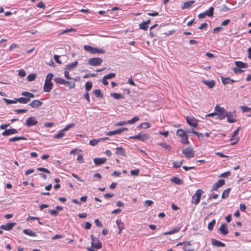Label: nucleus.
Returning <instances> with one entry per match:
<instances>
[{"label":"nucleus","mask_w":251,"mask_h":251,"mask_svg":"<svg viewBox=\"0 0 251 251\" xmlns=\"http://www.w3.org/2000/svg\"><path fill=\"white\" fill-rule=\"evenodd\" d=\"M215 111L216 112V119L222 120L227 116V111L225 108L220 107L219 105H216L215 107Z\"/></svg>","instance_id":"f257e3e1"},{"label":"nucleus","mask_w":251,"mask_h":251,"mask_svg":"<svg viewBox=\"0 0 251 251\" xmlns=\"http://www.w3.org/2000/svg\"><path fill=\"white\" fill-rule=\"evenodd\" d=\"M203 193V191L201 189H198L194 195L192 196L191 202L197 205L201 201L202 194Z\"/></svg>","instance_id":"f03ea898"},{"label":"nucleus","mask_w":251,"mask_h":251,"mask_svg":"<svg viewBox=\"0 0 251 251\" xmlns=\"http://www.w3.org/2000/svg\"><path fill=\"white\" fill-rule=\"evenodd\" d=\"M84 49L86 51L93 54L105 53L104 50L101 49L94 48L90 46L85 45L84 46Z\"/></svg>","instance_id":"7ed1b4c3"},{"label":"nucleus","mask_w":251,"mask_h":251,"mask_svg":"<svg viewBox=\"0 0 251 251\" xmlns=\"http://www.w3.org/2000/svg\"><path fill=\"white\" fill-rule=\"evenodd\" d=\"M150 137V135L148 133H144L141 132L136 135L130 136L129 139H137L141 141L144 142L146 140H149Z\"/></svg>","instance_id":"20e7f679"},{"label":"nucleus","mask_w":251,"mask_h":251,"mask_svg":"<svg viewBox=\"0 0 251 251\" xmlns=\"http://www.w3.org/2000/svg\"><path fill=\"white\" fill-rule=\"evenodd\" d=\"M102 62L103 60L101 58H91L88 60V64L92 66H98L100 65Z\"/></svg>","instance_id":"39448f33"},{"label":"nucleus","mask_w":251,"mask_h":251,"mask_svg":"<svg viewBox=\"0 0 251 251\" xmlns=\"http://www.w3.org/2000/svg\"><path fill=\"white\" fill-rule=\"evenodd\" d=\"M187 123L191 126L197 128L198 126L199 121L194 117L187 116L186 118Z\"/></svg>","instance_id":"423d86ee"},{"label":"nucleus","mask_w":251,"mask_h":251,"mask_svg":"<svg viewBox=\"0 0 251 251\" xmlns=\"http://www.w3.org/2000/svg\"><path fill=\"white\" fill-rule=\"evenodd\" d=\"M182 152L187 158H192L195 156L194 151L189 147L183 149Z\"/></svg>","instance_id":"0eeeda50"},{"label":"nucleus","mask_w":251,"mask_h":251,"mask_svg":"<svg viewBox=\"0 0 251 251\" xmlns=\"http://www.w3.org/2000/svg\"><path fill=\"white\" fill-rule=\"evenodd\" d=\"M38 124V121L36 120L35 117H30L27 119L25 125L27 127H31L35 126Z\"/></svg>","instance_id":"6e6552de"},{"label":"nucleus","mask_w":251,"mask_h":251,"mask_svg":"<svg viewBox=\"0 0 251 251\" xmlns=\"http://www.w3.org/2000/svg\"><path fill=\"white\" fill-rule=\"evenodd\" d=\"M127 130V128L126 127H123L122 128H120L117 130H115L114 131H108L107 132L106 134L108 136H113L115 134H120L123 132L125 131H126Z\"/></svg>","instance_id":"1a4fd4ad"},{"label":"nucleus","mask_w":251,"mask_h":251,"mask_svg":"<svg viewBox=\"0 0 251 251\" xmlns=\"http://www.w3.org/2000/svg\"><path fill=\"white\" fill-rule=\"evenodd\" d=\"M18 133V130L14 129H5L4 131L2 132V135L4 136H7L12 134H17Z\"/></svg>","instance_id":"9d476101"},{"label":"nucleus","mask_w":251,"mask_h":251,"mask_svg":"<svg viewBox=\"0 0 251 251\" xmlns=\"http://www.w3.org/2000/svg\"><path fill=\"white\" fill-rule=\"evenodd\" d=\"M91 239H92V243H91V246L92 248L97 249H100L102 247V243L100 242L99 240L98 241V242L97 243H95V241L96 238L93 236V235L91 236Z\"/></svg>","instance_id":"9b49d317"},{"label":"nucleus","mask_w":251,"mask_h":251,"mask_svg":"<svg viewBox=\"0 0 251 251\" xmlns=\"http://www.w3.org/2000/svg\"><path fill=\"white\" fill-rule=\"evenodd\" d=\"M225 183L224 179H219L212 187L211 191H216L220 187L224 185Z\"/></svg>","instance_id":"f8f14e48"},{"label":"nucleus","mask_w":251,"mask_h":251,"mask_svg":"<svg viewBox=\"0 0 251 251\" xmlns=\"http://www.w3.org/2000/svg\"><path fill=\"white\" fill-rule=\"evenodd\" d=\"M16 225L15 223H9L6 225L0 226V228L6 230H10Z\"/></svg>","instance_id":"ddd939ff"},{"label":"nucleus","mask_w":251,"mask_h":251,"mask_svg":"<svg viewBox=\"0 0 251 251\" xmlns=\"http://www.w3.org/2000/svg\"><path fill=\"white\" fill-rule=\"evenodd\" d=\"M43 104V102L39 100H33L29 105L31 106L32 108H38L41 106Z\"/></svg>","instance_id":"4468645a"},{"label":"nucleus","mask_w":251,"mask_h":251,"mask_svg":"<svg viewBox=\"0 0 251 251\" xmlns=\"http://www.w3.org/2000/svg\"><path fill=\"white\" fill-rule=\"evenodd\" d=\"M53 87V83L51 82H45L44 90L46 92H50Z\"/></svg>","instance_id":"2eb2a0df"},{"label":"nucleus","mask_w":251,"mask_h":251,"mask_svg":"<svg viewBox=\"0 0 251 251\" xmlns=\"http://www.w3.org/2000/svg\"><path fill=\"white\" fill-rule=\"evenodd\" d=\"M107 159L106 158H95L94 159V162L96 166H99L105 163Z\"/></svg>","instance_id":"dca6fc26"},{"label":"nucleus","mask_w":251,"mask_h":251,"mask_svg":"<svg viewBox=\"0 0 251 251\" xmlns=\"http://www.w3.org/2000/svg\"><path fill=\"white\" fill-rule=\"evenodd\" d=\"M201 82L207 85L208 88H212L215 85V81L214 80H202Z\"/></svg>","instance_id":"f3484780"},{"label":"nucleus","mask_w":251,"mask_h":251,"mask_svg":"<svg viewBox=\"0 0 251 251\" xmlns=\"http://www.w3.org/2000/svg\"><path fill=\"white\" fill-rule=\"evenodd\" d=\"M211 243L212 245L218 247H225L226 246L224 243L214 239H212Z\"/></svg>","instance_id":"a211bd4d"},{"label":"nucleus","mask_w":251,"mask_h":251,"mask_svg":"<svg viewBox=\"0 0 251 251\" xmlns=\"http://www.w3.org/2000/svg\"><path fill=\"white\" fill-rule=\"evenodd\" d=\"M219 231L224 235H226L228 233V230L226 226V224H223L220 228L219 229Z\"/></svg>","instance_id":"6ab92c4d"},{"label":"nucleus","mask_w":251,"mask_h":251,"mask_svg":"<svg viewBox=\"0 0 251 251\" xmlns=\"http://www.w3.org/2000/svg\"><path fill=\"white\" fill-rule=\"evenodd\" d=\"M227 122L229 123H234L236 122V120L233 117L231 112H227Z\"/></svg>","instance_id":"aec40b11"},{"label":"nucleus","mask_w":251,"mask_h":251,"mask_svg":"<svg viewBox=\"0 0 251 251\" xmlns=\"http://www.w3.org/2000/svg\"><path fill=\"white\" fill-rule=\"evenodd\" d=\"M77 65H78L77 61H75L73 63L68 64L65 68V70H67L68 71H71V70H73L74 69H75L77 66Z\"/></svg>","instance_id":"412c9836"},{"label":"nucleus","mask_w":251,"mask_h":251,"mask_svg":"<svg viewBox=\"0 0 251 251\" xmlns=\"http://www.w3.org/2000/svg\"><path fill=\"white\" fill-rule=\"evenodd\" d=\"M23 233L25 234L31 236V237H36L37 234L35 232H33L31 229H25L23 230Z\"/></svg>","instance_id":"4be33fe9"},{"label":"nucleus","mask_w":251,"mask_h":251,"mask_svg":"<svg viewBox=\"0 0 251 251\" xmlns=\"http://www.w3.org/2000/svg\"><path fill=\"white\" fill-rule=\"evenodd\" d=\"M116 222L119 229V233H120L124 228V225L121 219L117 220Z\"/></svg>","instance_id":"5701e85b"},{"label":"nucleus","mask_w":251,"mask_h":251,"mask_svg":"<svg viewBox=\"0 0 251 251\" xmlns=\"http://www.w3.org/2000/svg\"><path fill=\"white\" fill-rule=\"evenodd\" d=\"M54 81L56 84H63L64 85H66V83H68L67 80L60 77L55 78Z\"/></svg>","instance_id":"b1692460"},{"label":"nucleus","mask_w":251,"mask_h":251,"mask_svg":"<svg viewBox=\"0 0 251 251\" xmlns=\"http://www.w3.org/2000/svg\"><path fill=\"white\" fill-rule=\"evenodd\" d=\"M195 2L194 0H191L188 2H185L184 3V4L183 6H182L181 8L182 9H189L190 8L192 4Z\"/></svg>","instance_id":"393cba45"},{"label":"nucleus","mask_w":251,"mask_h":251,"mask_svg":"<svg viewBox=\"0 0 251 251\" xmlns=\"http://www.w3.org/2000/svg\"><path fill=\"white\" fill-rule=\"evenodd\" d=\"M235 64L236 67L239 68H246L248 67V64L242 61H236Z\"/></svg>","instance_id":"a878e982"},{"label":"nucleus","mask_w":251,"mask_h":251,"mask_svg":"<svg viewBox=\"0 0 251 251\" xmlns=\"http://www.w3.org/2000/svg\"><path fill=\"white\" fill-rule=\"evenodd\" d=\"M30 100L29 99L24 97H20L16 99L17 102H19L23 104H26L28 103V102L30 101Z\"/></svg>","instance_id":"bb28decb"},{"label":"nucleus","mask_w":251,"mask_h":251,"mask_svg":"<svg viewBox=\"0 0 251 251\" xmlns=\"http://www.w3.org/2000/svg\"><path fill=\"white\" fill-rule=\"evenodd\" d=\"M116 153L118 155H122L124 156H126L125 151L124 149L122 147H118L116 148Z\"/></svg>","instance_id":"cd10ccee"},{"label":"nucleus","mask_w":251,"mask_h":251,"mask_svg":"<svg viewBox=\"0 0 251 251\" xmlns=\"http://www.w3.org/2000/svg\"><path fill=\"white\" fill-rule=\"evenodd\" d=\"M214 10V7H210L208 10L206 11L204 13L206 16H207L208 17H211L213 16Z\"/></svg>","instance_id":"c85d7f7f"},{"label":"nucleus","mask_w":251,"mask_h":251,"mask_svg":"<svg viewBox=\"0 0 251 251\" xmlns=\"http://www.w3.org/2000/svg\"><path fill=\"white\" fill-rule=\"evenodd\" d=\"M26 140V138H25L23 136H15V137L10 138L9 139V141L10 142H15V141H19V140Z\"/></svg>","instance_id":"c756f323"},{"label":"nucleus","mask_w":251,"mask_h":251,"mask_svg":"<svg viewBox=\"0 0 251 251\" xmlns=\"http://www.w3.org/2000/svg\"><path fill=\"white\" fill-rule=\"evenodd\" d=\"M110 96L116 100L124 99V96L121 94L117 93H111L110 94Z\"/></svg>","instance_id":"7c9ffc66"},{"label":"nucleus","mask_w":251,"mask_h":251,"mask_svg":"<svg viewBox=\"0 0 251 251\" xmlns=\"http://www.w3.org/2000/svg\"><path fill=\"white\" fill-rule=\"evenodd\" d=\"M171 181L176 184H181L183 183V180L177 177H174L171 179Z\"/></svg>","instance_id":"2f4dec72"},{"label":"nucleus","mask_w":251,"mask_h":251,"mask_svg":"<svg viewBox=\"0 0 251 251\" xmlns=\"http://www.w3.org/2000/svg\"><path fill=\"white\" fill-rule=\"evenodd\" d=\"M21 95L23 96L26 97V98H28L29 99L30 98H33L35 97L32 93L26 91L23 92Z\"/></svg>","instance_id":"473e14b6"},{"label":"nucleus","mask_w":251,"mask_h":251,"mask_svg":"<svg viewBox=\"0 0 251 251\" xmlns=\"http://www.w3.org/2000/svg\"><path fill=\"white\" fill-rule=\"evenodd\" d=\"M176 134L177 136H178L181 138L183 137L184 136L187 135V134L186 133V131H184L183 130H182L181 129H177Z\"/></svg>","instance_id":"72a5a7b5"},{"label":"nucleus","mask_w":251,"mask_h":251,"mask_svg":"<svg viewBox=\"0 0 251 251\" xmlns=\"http://www.w3.org/2000/svg\"><path fill=\"white\" fill-rule=\"evenodd\" d=\"M65 135L64 131L63 130H61L58 133L53 136L54 139H61L63 138Z\"/></svg>","instance_id":"f704fd0d"},{"label":"nucleus","mask_w":251,"mask_h":251,"mask_svg":"<svg viewBox=\"0 0 251 251\" xmlns=\"http://www.w3.org/2000/svg\"><path fill=\"white\" fill-rule=\"evenodd\" d=\"M230 188L226 189V190H224V192L222 193V198L223 199H226L228 197L229 192L230 191Z\"/></svg>","instance_id":"c9c22d12"},{"label":"nucleus","mask_w":251,"mask_h":251,"mask_svg":"<svg viewBox=\"0 0 251 251\" xmlns=\"http://www.w3.org/2000/svg\"><path fill=\"white\" fill-rule=\"evenodd\" d=\"M93 93L98 98H102L103 97V94L101 93L100 89H96L93 91Z\"/></svg>","instance_id":"e433bc0d"},{"label":"nucleus","mask_w":251,"mask_h":251,"mask_svg":"<svg viewBox=\"0 0 251 251\" xmlns=\"http://www.w3.org/2000/svg\"><path fill=\"white\" fill-rule=\"evenodd\" d=\"M188 135H186L183 137H181V142L182 144L189 145L190 144L189 141H188Z\"/></svg>","instance_id":"4c0bfd02"},{"label":"nucleus","mask_w":251,"mask_h":251,"mask_svg":"<svg viewBox=\"0 0 251 251\" xmlns=\"http://www.w3.org/2000/svg\"><path fill=\"white\" fill-rule=\"evenodd\" d=\"M92 86H93V85H92V82H91V81L87 82L85 84V90L88 92L92 89Z\"/></svg>","instance_id":"58836bf2"},{"label":"nucleus","mask_w":251,"mask_h":251,"mask_svg":"<svg viewBox=\"0 0 251 251\" xmlns=\"http://www.w3.org/2000/svg\"><path fill=\"white\" fill-rule=\"evenodd\" d=\"M221 79L222 83L225 85L230 83L229 77H225L224 76H221Z\"/></svg>","instance_id":"ea45409f"},{"label":"nucleus","mask_w":251,"mask_h":251,"mask_svg":"<svg viewBox=\"0 0 251 251\" xmlns=\"http://www.w3.org/2000/svg\"><path fill=\"white\" fill-rule=\"evenodd\" d=\"M183 160H182L180 162H173V167L174 168H176V169H177L179 167H180L182 164H183Z\"/></svg>","instance_id":"a19ab883"},{"label":"nucleus","mask_w":251,"mask_h":251,"mask_svg":"<svg viewBox=\"0 0 251 251\" xmlns=\"http://www.w3.org/2000/svg\"><path fill=\"white\" fill-rule=\"evenodd\" d=\"M139 118L138 116H135L133 118H132L130 120L127 121V123L129 124H133L135 122H137L139 120Z\"/></svg>","instance_id":"79ce46f5"},{"label":"nucleus","mask_w":251,"mask_h":251,"mask_svg":"<svg viewBox=\"0 0 251 251\" xmlns=\"http://www.w3.org/2000/svg\"><path fill=\"white\" fill-rule=\"evenodd\" d=\"M159 145L169 151L171 149V147L165 143H160Z\"/></svg>","instance_id":"37998d69"},{"label":"nucleus","mask_w":251,"mask_h":251,"mask_svg":"<svg viewBox=\"0 0 251 251\" xmlns=\"http://www.w3.org/2000/svg\"><path fill=\"white\" fill-rule=\"evenodd\" d=\"M216 221L215 219L213 220L210 223H209L208 225V229L209 230H212L213 229V227L214 225H215Z\"/></svg>","instance_id":"c03bdc74"},{"label":"nucleus","mask_w":251,"mask_h":251,"mask_svg":"<svg viewBox=\"0 0 251 251\" xmlns=\"http://www.w3.org/2000/svg\"><path fill=\"white\" fill-rule=\"evenodd\" d=\"M3 100L7 104H10L12 103H16L17 102L16 99L14 100H8L6 98H3Z\"/></svg>","instance_id":"a18cd8bd"},{"label":"nucleus","mask_w":251,"mask_h":251,"mask_svg":"<svg viewBox=\"0 0 251 251\" xmlns=\"http://www.w3.org/2000/svg\"><path fill=\"white\" fill-rule=\"evenodd\" d=\"M139 27L141 29L146 30L148 28L149 26L146 24L145 22L144 21L139 25Z\"/></svg>","instance_id":"49530a36"},{"label":"nucleus","mask_w":251,"mask_h":251,"mask_svg":"<svg viewBox=\"0 0 251 251\" xmlns=\"http://www.w3.org/2000/svg\"><path fill=\"white\" fill-rule=\"evenodd\" d=\"M239 129H240V128H238L236 130H235V131H233V132L232 134L231 137L229 139V141H232L234 139V137L238 134Z\"/></svg>","instance_id":"de8ad7c7"},{"label":"nucleus","mask_w":251,"mask_h":251,"mask_svg":"<svg viewBox=\"0 0 251 251\" xmlns=\"http://www.w3.org/2000/svg\"><path fill=\"white\" fill-rule=\"evenodd\" d=\"M36 75L34 74H31L27 76V80L29 81H32L34 80L36 78Z\"/></svg>","instance_id":"09e8293b"},{"label":"nucleus","mask_w":251,"mask_h":251,"mask_svg":"<svg viewBox=\"0 0 251 251\" xmlns=\"http://www.w3.org/2000/svg\"><path fill=\"white\" fill-rule=\"evenodd\" d=\"M104 76L105 79H109L114 78L116 76V74L115 73H111L107 75H105Z\"/></svg>","instance_id":"8fccbe9b"},{"label":"nucleus","mask_w":251,"mask_h":251,"mask_svg":"<svg viewBox=\"0 0 251 251\" xmlns=\"http://www.w3.org/2000/svg\"><path fill=\"white\" fill-rule=\"evenodd\" d=\"M240 108L243 112H249L251 111V108L246 106H241Z\"/></svg>","instance_id":"3c124183"},{"label":"nucleus","mask_w":251,"mask_h":251,"mask_svg":"<svg viewBox=\"0 0 251 251\" xmlns=\"http://www.w3.org/2000/svg\"><path fill=\"white\" fill-rule=\"evenodd\" d=\"M193 131V134L196 135L199 138V139L201 140V139H203V135L202 133L197 132L196 131Z\"/></svg>","instance_id":"603ef678"},{"label":"nucleus","mask_w":251,"mask_h":251,"mask_svg":"<svg viewBox=\"0 0 251 251\" xmlns=\"http://www.w3.org/2000/svg\"><path fill=\"white\" fill-rule=\"evenodd\" d=\"M75 124L74 123L70 124L69 125H67L62 130L63 131H66L68 130L71 128L74 127L75 126Z\"/></svg>","instance_id":"864d4df0"},{"label":"nucleus","mask_w":251,"mask_h":251,"mask_svg":"<svg viewBox=\"0 0 251 251\" xmlns=\"http://www.w3.org/2000/svg\"><path fill=\"white\" fill-rule=\"evenodd\" d=\"M68 83H66V85H68L70 89L74 88L75 86V82H71L67 81Z\"/></svg>","instance_id":"5fc2aeb1"},{"label":"nucleus","mask_w":251,"mask_h":251,"mask_svg":"<svg viewBox=\"0 0 251 251\" xmlns=\"http://www.w3.org/2000/svg\"><path fill=\"white\" fill-rule=\"evenodd\" d=\"M233 72L235 74H238L239 73H241L244 72V70L241 69V68H239L238 67L237 68H233L232 69Z\"/></svg>","instance_id":"6e6d98bb"},{"label":"nucleus","mask_w":251,"mask_h":251,"mask_svg":"<svg viewBox=\"0 0 251 251\" xmlns=\"http://www.w3.org/2000/svg\"><path fill=\"white\" fill-rule=\"evenodd\" d=\"M53 76V75L52 74H49L46 76L45 82H51Z\"/></svg>","instance_id":"4d7b16f0"},{"label":"nucleus","mask_w":251,"mask_h":251,"mask_svg":"<svg viewBox=\"0 0 251 251\" xmlns=\"http://www.w3.org/2000/svg\"><path fill=\"white\" fill-rule=\"evenodd\" d=\"M28 111L27 109H15L14 110V112L17 114L24 113L27 112Z\"/></svg>","instance_id":"13d9d810"},{"label":"nucleus","mask_w":251,"mask_h":251,"mask_svg":"<svg viewBox=\"0 0 251 251\" xmlns=\"http://www.w3.org/2000/svg\"><path fill=\"white\" fill-rule=\"evenodd\" d=\"M37 170L38 171L43 172H44L45 173H47V174L50 173V172L48 169H47L46 168H42V167L38 168Z\"/></svg>","instance_id":"bf43d9fd"},{"label":"nucleus","mask_w":251,"mask_h":251,"mask_svg":"<svg viewBox=\"0 0 251 251\" xmlns=\"http://www.w3.org/2000/svg\"><path fill=\"white\" fill-rule=\"evenodd\" d=\"M19 75L21 77H24L26 75L25 71L23 69H21L19 71Z\"/></svg>","instance_id":"052dcab7"},{"label":"nucleus","mask_w":251,"mask_h":251,"mask_svg":"<svg viewBox=\"0 0 251 251\" xmlns=\"http://www.w3.org/2000/svg\"><path fill=\"white\" fill-rule=\"evenodd\" d=\"M139 173V171L138 169L136 170H132L130 171V174L132 176H138Z\"/></svg>","instance_id":"680f3d73"},{"label":"nucleus","mask_w":251,"mask_h":251,"mask_svg":"<svg viewBox=\"0 0 251 251\" xmlns=\"http://www.w3.org/2000/svg\"><path fill=\"white\" fill-rule=\"evenodd\" d=\"M49 212L51 215L54 216L58 215L59 213V212L55 210H50Z\"/></svg>","instance_id":"e2e57ef3"},{"label":"nucleus","mask_w":251,"mask_h":251,"mask_svg":"<svg viewBox=\"0 0 251 251\" xmlns=\"http://www.w3.org/2000/svg\"><path fill=\"white\" fill-rule=\"evenodd\" d=\"M99 141H100L99 140H97L95 139H92L90 141L89 144H90V145H91L92 146H95L99 143Z\"/></svg>","instance_id":"0e129e2a"},{"label":"nucleus","mask_w":251,"mask_h":251,"mask_svg":"<svg viewBox=\"0 0 251 251\" xmlns=\"http://www.w3.org/2000/svg\"><path fill=\"white\" fill-rule=\"evenodd\" d=\"M64 76L67 79H74V78H72L70 76L69 71L67 70H65L64 72Z\"/></svg>","instance_id":"69168bd1"},{"label":"nucleus","mask_w":251,"mask_h":251,"mask_svg":"<svg viewBox=\"0 0 251 251\" xmlns=\"http://www.w3.org/2000/svg\"><path fill=\"white\" fill-rule=\"evenodd\" d=\"M230 175H231L230 172L229 171H227V172H225V173L222 174L220 175V177H227L228 176H230Z\"/></svg>","instance_id":"338daca9"},{"label":"nucleus","mask_w":251,"mask_h":251,"mask_svg":"<svg viewBox=\"0 0 251 251\" xmlns=\"http://www.w3.org/2000/svg\"><path fill=\"white\" fill-rule=\"evenodd\" d=\"M153 201L151 200H146L145 201V206L146 207H149L151 205V204L153 203Z\"/></svg>","instance_id":"774afa93"}]
</instances>
